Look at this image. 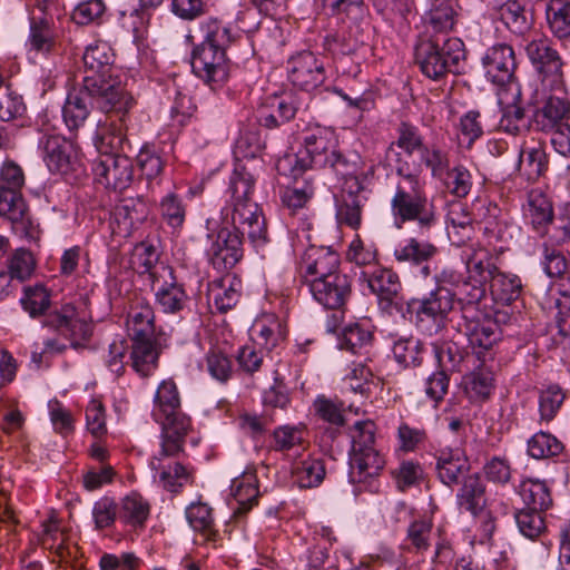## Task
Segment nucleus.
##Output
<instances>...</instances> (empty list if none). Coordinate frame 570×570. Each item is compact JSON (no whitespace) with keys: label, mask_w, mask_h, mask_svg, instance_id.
Here are the masks:
<instances>
[{"label":"nucleus","mask_w":570,"mask_h":570,"mask_svg":"<svg viewBox=\"0 0 570 570\" xmlns=\"http://www.w3.org/2000/svg\"><path fill=\"white\" fill-rule=\"evenodd\" d=\"M422 353L423 345L415 337H401L394 342V358L404 367L419 366L422 363Z\"/></svg>","instance_id":"obj_59"},{"label":"nucleus","mask_w":570,"mask_h":570,"mask_svg":"<svg viewBox=\"0 0 570 570\" xmlns=\"http://www.w3.org/2000/svg\"><path fill=\"white\" fill-rule=\"evenodd\" d=\"M330 539L313 542L306 552L299 557L297 570H321L328 558Z\"/></svg>","instance_id":"obj_64"},{"label":"nucleus","mask_w":570,"mask_h":570,"mask_svg":"<svg viewBox=\"0 0 570 570\" xmlns=\"http://www.w3.org/2000/svg\"><path fill=\"white\" fill-rule=\"evenodd\" d=\"M127 332L130 340L160 337L161 330L155 325V312L149 301L136 297L127 313Z\"/></svg>","instance_id":"obj_27"},{"label":"nucleus","mask_w":570,"mask_h":570,"mask_svg":"<svg viewBox=\"0 0 570 570\" xmlns=\"http://www.w3.org/2000/svg\"><path fill=\"white\" fill-rule=\"evenodd\" d=\"M433 523L428 519L414 520L410 523L406 531L405 549L409 552L423 553L431 546V533Z\"/></svg>","instance_id":"obj_56"},{"label":"nucleus","mask_w":570,"mask_h":570,"mask_svg":"<svg viewBox=\"0 0 570 570\" xmlns=\"http://www.w3.org/2000/svg\"><path fill=\"white\" fill-rule=\"evenodd\" d=\"M466 336L470 346L480 358L500 340L499 326L488 318L472 321L466 325Z\"/></svg>","instance_id":"obj_39"},{"label":"nucleus","mask_w":570,"mask_h":570,"mask_svg":"<svg viewBox=\"0 0 570 570\" xmlns=\"http://www.w3.org/2000/svg\"><path fill=\"white\" fill-rule=\"evenodd\" d=\"M485 77L497 86H505L514 80L517 58L512 46L497 43L490 47L482 58Z\"/></svg>","instance_id":"obj_18"},{"label":"nucleus","mask_w":570,"mask_h":570,"mask_svg":"<svg viewBox=\"0 0 570 570\" xmlns=\"http://www.w3.org/2000/svg\"><path fill=\"white\" fill-rule=\"evenodd\" d=\"M159 256L156 248L147 243L135 246L131 254V266L139 274H147L151 285L160 283L161 278L171 276L173 268L158 262Z\"/></svg>","instance_id":"obj_30"},{"label":"nucleus","mask_w":570,"mask_h":570,"mask_svg":"<svg viewBox=\"0 0 570 570\" xmlns=\"http://www.w3.org/2000/svg\"><path fill=\"white\" fill-rule=\"evenodd\" d=\"M435 470L446 487L458 485L470 473V461L461 448H444L436 453Z\"/></svg>","instance_id":"obj_25"},{"label":"nucleus","mask_w":570,"mask_h":570,"mask_svg":"<svg viewBox=\"0 0 570 570\" xmlns=\"http://www.w3.org/2000/svg\"><path fill=\"white\" fill-rule=\"evenodd\" d=\"M465 60L464 42L456 37L445 39L442 46L434 40H424L415 47V62L432 80H440L448 73H461Z\"/></svg>","instance_id":"obj_7"},{"label":"nucleus","mask_w":570,"mask_h":570,"mask_svg":"<svg viewBox=\"0 0 570 570\" xmlns=\"http://www.w3.org/2000/svg\"><path fill=\"white\" fill-rule=\"evenodd\" d=\"M296 111L297 106L292 96L269 97L258 109V121L261 126L273 129L292 120Z\"/></svg>","instance_id":"obj_34"},{"label":"nucleus","mask_w":570,"mask_h":570,"mask_svg":"<svg viewBox=\"0 0 570 570\" xmlns=\"http://www.w3.org/2000/svg\"><path fill=\"white\" fill-rule=\"evenodd\" d=\"M340 197L336 198V220L340 225L357 230L362 225V213L367 202L365 187L360 177L345 175Z\"/></svg>","instance_id":"obj_14"},{"label":"nucleus","mask_w":570,"mask_h":570,"mask_svg":"<svg viewBox=\"0 0 570 570\" xmlns=\"http://www.w3.org/2000/svg\"><path fill=\"white\" fill-rule=\"evenodd\" d=\"M544 91L542 104L532 114V125L538 131L550 134L564 128L570 119V98L566 82L541 86Z\"/></svg>","instance_id":"obj_9"},{"label":"nucleus","mask_w":570,"mask_h":570,"mask_svg":"<svg viewBox=\"0 0 570 570\" xmlns=\"http://www.w3.org/2000/svg\"><path fill=\"white\" fill-rule=\"evenodd\" d=\"M286 328L274 315L257 320L252 327L253 344L271 352L286 337Z\"/></svg>","instance_id":"obj_37"},{"label":"nucleus","mask_w":570,"mask_h":570,"mask_svg":"<svg viewBox=\"0 0 570 570\" xmlns=\"http://www.w3.org/2000/svg\"><path fill=\"white\" fill-rule=\"evenodd\" d=\"M385 464L379 451L351 453L350 476L353 482L366 483L380 475Z\"/></svg>","instance_id":"obj_38"},{"label":"nucleus","mask_w":570,"mask_h":570,"mask_svg":"<svg viewBox=\"0 0 570 570\" xmlns=\"http://www.w3.org/2000/svg\"><path fill=\"white\" fill-rule=\"evenodd\" d=\"M549 159L542 141L524 139L520 146L517 171L528 183H535L546 175Z\"/></svg>","instance_id":"obj_23"},{"label":"nucleus","mask_w":570,"mask_h":570,"mask_svg":"<svg viewBox=\"0 0 570 570\" xmlns=\"http://www.w3.org/2000/svg\"><path fill=\"white\" fill-rule=\"evenodd\" d=\"M524 213L533 228L540 234H544L547 226L553 220L552 204L550 199L538 189L529 193Z\"/></svg>","instance_id":"obj_44"},{"label":"nucleus","mask_w":570,"mask_h":570,"mask_svg":"<svg viewBox=\"0 0 570 570\" xmlns=\"http://www.w3.org/2000/svg\"><path fill=\"white\" fill-rule=\"evenodd\" d=\"M448 191L459 198H464L469 195L472 188V175L463 165H456L440 178Z\"/></svg>","instance_id":"obj_62"},{"label":"nucleus","mask_w":570,"mask_h":570,"mask_svg":"<svg viewBox=\"0 0 570 570\" xmlns=\"http://www.w3.org/2000/svg\"><path fill=\"white\" fill-rule=\"evenodd\" d=\"M7 95L4 101H2V121L7 122L2 126V135L6 137L13 135L19 128L28 126L29 118L27 116V107L20 95L10 90V86L7 85Z\"/></svg>","instance_id":"obj_42"},{"label":"nucleus","mask_w":570,"mask_h":570,"mask_svg":"<svg viewBox=\"0 0 570 570\" xmlns=\"http://www.w3.org/2000/svg\"><path fill=\"white\" fill-rule=\"evenodd\" d=\"M160 337L131 340L130 365L141 377L154 374L161 352Z\"/></svg>","instance_id":"obj_29"},{"label":"nucleus","mask_w":570,"mask_h":570,"mask_svg":"<svg viewBox=\"0 0 570 570\" xmlns=\"http://www.w3.org/2000/svg\"><path fill=\"white\" fill-rule=\"evenodd\" d=\"M185 514L193 530L202 534L206 542L215 544L218 541L213 509L207 503L193 502L186 508Z\"/></svg>","instance_id":"obj_40"},{"label":"nucleus","mask_w":570,"mask_h":570,"mask_svg":"<svg viewBox=\"0 0 570 570\" xmlns=\"http://www.w3.org/2000/svg\"><path fill=\"white\" fill-rule=\"evenodd\" d=\"M372 341L373 334L368 328L361 324H353L344 328L340 338V347L357 354L371 346Z\"/></svg>","instance_id":"obj_61"},{"label":"nucleus","mask_w":570,"mask_h":570,"mask_svg":"<svg viewBox=\"0 0 570 570\" xmlns=\"http://www.w3.org/2000/svg\"><path fill=\"white\" fill-rule=\"evenodd\" d=\"M287 71L289 81L305 91L316 89L326 78L323 61L311 51L292 57L287 62Z\"/></svg>","instance_id":"obj_17"},{"label":"nucleus","mask_w":570,"mask_h":570,"mask_svg":"<svg viewBox=\"0 0 570 570\" xmlns=\"http://www.w3.org/2000/svg\"><path fill=\"white\" fill-rule=\"evenodd\" d=\"M326 474L322 459L307 456L293 469V475L299 488L311 489L318 487Z\"/></svg>","instance_id":"obj_53"},{"label":"nucleus","mask_w":570,"mask_h":570,"mask_svg":"<svg viewBox=\"0 0 570 570\" xmlns=\"http://www.w3.org/2000/svg\"><path fill=\"white\" fill-rule=\"evenodd\" d=\"M313 298L328 309L342 308L351 296L350 277L342 273L308 286Z\"/></svg>","instance_id":"obj_26"},{"label":"nucleus","mask_w":570,"mask_h":570,"mask_svg":"<svg viewBox=\"0 0 570 570\" xmlns=\"http://www.w3.org/2000/svg\"><path fill=\"white\" fill-rule=\"evenodd\" d=\"M345 258L362 271H371L380 266L376 245L373 242L363 240L358 234L348 244Z\"/></svg>","instance_id":"obj_47"},{"label":"nucleus","mask_w":570,"mask_h":570,"mask_svg":"<svg viewBox=\"0 0 570 570\" xmlns=\"http://www.w3.org/2000/svg\"><path fill=\"white\" fill-rule=\"evenodd\" d=\"M193 72L213 88L220 87L229 76V60L225 51L198 45L191 53Z\"/></svg>","instance_id":"obj_16"},{"label":"nucleus","mask_w":570,"mask_h":570,"mask_svg":"<svg viewBox=\"0 0 570 570\" xmlns=\"http://www.w3.org/2000/svg\"><path fill=\"white\" fill-rule=\"evenodd\" d=\"M240 291L242 281L235 275L226 274L208 284L207 299L219 312L225 313L238 303Z\"/></svg>","instance_id":"obj_33"},{"label":"nucleus","mask_w":570,"mask_h":570,"mask_svg":"<svg viewBox=\"0 0 570 570\" xmlns=\"http://www.w3.org/2000/svg\"><path fill=\"white\" fill-rule=\"evenodd\" d=\"M83 89L106 114H128L134 98L112 78L114 52L107 42H96L86 48L83 56Z\"/></svg>","instance_id":"obj_2"},{"label":"nucleus","mask_w":570,"mask_h":570,"mask_svg":"<svg viewBox=\"0 0 570 570\" xmlns=\"http://www.w3.org/2000/svg\"><path fill=\"white\" fill-rule=\"evenodd\" d=\"M177 443L179 445L178 449L169 452V450L164 448V439H161L159 451L150 460L151 470L158 475L164 489L170 492H179L181 488L191 483L194 479L191 469L179 462L171 461L173 458L183 451L185 438H180Z\"/></svg>","instance_id":"obj_12"},{"label":"nucleus","mask_w":570,"mask_h":570,"mask_svg":"<svg viewBox=\"0 0 570 570\" xmlns=\"http://www.w3.org/2000/svg\"><path fill=\"white\" fill-rule=\"evenodd\" d=\"M24 175L13 161L2 164V217L10 223L11 230L21 239H35V226L29 207L21 194Z\"/></svg>","instance_id":"obj_6"},{"label":"nucleus","mask_w":570,"mask_h":570,"mask_svg":"<svg viewBox=\"0 0 570 570\" xmlns=\"http://www.w3.org/2000/svg\"><path fill=\"white\" fill-rule=\"evenodd\" d=\"M566 399V393L558 384H551L540 391L539 412L544 421H551L560 410Z\"/></svg>","instance_id":"obj_63"},{"label":"nucleus","mask_w":570,"mask_h":570,"mask_svg":"<svg viewBox=\"0 0 570 570\" xmlns=\"http://www.w3.org/2000/svg\"><path fill=\"white\" fill-rule=\"evenodd\" d=\"M200 32L203 36V41L199 45H204L214 49L226 52L230 45L234 42V36L230 31V28L214 18H209L200 22Z\"/></svg>","instance_id":"obj_52"},{"label":"nucleus","mask_w":570,"mask_h":570,"mask_svg":"<svg viewBox=\"0 0 570 570\" xmlns=\"http://www.w3.org/2000/svg\"><path fill=\"white\" fill-rule=\"evenodd\" d=\"M127 120L128 114L108 115L105 120H99L94 137V145L99 153L92 165L95 180L115 190L127 188L134 177L131 159L120 153L129 146Z\"/></svg>","instance_id":"obj_1"},{"label":"nucleus","mask_w":570,"mask_h":570,"mask_svg":"<svg viewBox=\"0 0 570 570\" xmlns=\"http://www.w3.org/2000/svg\"><path fill=\"white\" fill-rule=\"evenodd\" d=\"M525 52L540 76L541 86L564 82L562 59L549 38H533L525 46Z\"/></svg>","instance_id":"obj_13"},{"label":"nucleus","mask_w":570,"mask_h":570,"mask_svg":"<svg viewBox=\"0 0 570 570\" xmlns=\"http://www.w3.org/2000/svg\"><path fill=\"white\" fill-rule=\"evenodd\" d=\"M522 288L520 277L512 273L498 269L490 279V293L493 299L504 305L517 301L521 296Z\"/></svg>","instance_id":"obj_45"},{"label":"nucleus","mask_w":570,"mask_h":570,"mask_svg":"<svg viewBox=\"0 0 570 570\" xmlns=\"http://www.w3.org/2000/svg\"><path fill=\"white\" fill-rule=\"evenodd\" d=\"M43 160L51 173L67 174L78 157L76 145L58 134H47L39 140Z\"/></svg>","instance_id":"obj_19"},{"label":"nucleus","mask_w":570,"mask_h":570,"mask_svg":"<svg viewBox=\"0 0 570 570\" xmlns=\"http://www.w3.org/2000/svg\"><path fill=\"white\" fill-rule=\"evenodd\" d=\"M299 274L307 286L340 275L342 274L341 257L331 247L309 246L301 258Z\"/></svg>","instance_id":"obj_15"},{"label":"nucleus","mask_w":570,"mask_h":570,"mask_svg":"<svg viewBox=\"0 0 570 570\" xmlns=\"http://www.w3.org/2000/svg\"><path fill=\"white\" fill-rule=\"evenodd\" d=\"M462 384L472 401H484L494 389V376L491 370L481 366L464 375Z\"/></svg>","instance_id":"obj_50"},{"label":"nucleus","mask_w":570,"mask_h":570,"mask_svg":"<svg viewBox=\"0 0 570 570\" xmlns=\"http://www.w3.org/2000/svg\"><path fill=\"white\" fill-rule=\"evenodd\" d=\"M499 14L504 26L515 35H523L531 28L528 0H507L500 6Z\"/></svg>","instance_id":"obj_43"},{"label":"nucleus","mask_w":570,"mask_h":570,"mask_svg":"<svg viewBox=\"0 0 570 570\" xmlns=\"http://www.w3.org/2000/svg\"><path fill=\"white\" fill-rule=\"evenodd\" d=\"M225 219L240 237L247 235L250 243L261 247L268 242L266 220L262 208L255 202L229 204L224 209Z\"/></svg>","instance_id":"obj_10"},{"label":"nucleus","mask_w":570,"mask_h":570,"mask_svg":"<svg viewBox=\"0 0 570 570\" xmlns=\"http://www.w3.org/2000/svg\"><path fill=\"white\" fill-rule=\"evenodd\" d=\"M399 177L391 198V213L400 228L407 222H416L421 228H430L436 223V210L429 198L425 181L410 170L407 163L396 167Z\"/></svg>","instance_id":"obj_3"},{"label":"nucleus","mask_w":570,"mask_h":570,"mask_svg":"<svg viewBox=\"0 0 570 570\" xmlns=\"http://www.w3.org/2000/svg\"><path fill=\"white\" fill-rule=\"evenodd\" d=\"M546 21L557 39H570V0H548Z\"/></svg>","instance_id":"obj_46"},{"label":"nucleus","mask_w":570,"mask_h":570,"mask_svg":"<svg viewBox=\"0 0 570 570\" xmlns=\"http://www.w3.org/2000/svg\"><path fill=\"white\" fill-rule=\"evenodd\" d=\"M563 449L562 442L548 432H538L528 441V453L534 459L557 456Z\"/></svg>","instance_id":"obj_60"},{"label":"nucleus","mask_w":570,"mask_h":570,"mask_svg":"<svg viewBox=\"0 0 570 570\" xmlns=\"http://www.w3.org/2000/svg\"><path fill=\"white\" fill-rule=\"evenodd\" d=\"M20 303L31 317H36L42 315L49 308L50 293L42 284L26 286Z\"/></svg>","instance_id":"obj_58"},{"label":"nucleus","mask_w":570,"mask_h":570,"mask_svg":"<svg viewBox=\"0 0 570 570\" xmlns=\"http://www.w3.org/2000/svg\"><path fill=\"white\" fill-rule=\"evenodd\" d=\"M360 279L367 284L382 308H390L402 288L397 273L381 265L371 271H362Z\"/></svg>","instance_id":"obj_21"},{"label":"nucleus","mask_w":570,"mask_h":570,"mask_svg":"<svg viewBox=\"0 0 570 570\" xmlns=\"http://www.w3.org/2000/svg\"><path fill=\"white\" fill-rule=\"evenodd\" d=\"M256 179L244 166H236L229 178V204L252 202Z\"/></svg>","instance_id":"obj_55"},{"label":"nucleus","mask_w":570,"mask_h":570,"mask_svg":"<svg viewBox=\"0 0 570 570\" xmlns=\"http://www.w3.org/2000/svg\"><path fill=\"white\" fill-rule=\"evenodd\" d=\"M279 166L289 167L291 175L296 179L308 169L326 167L345 176L348 164L338 150L335 132L325 127H315L305 134L299 150L296 154L286 155L279 161Z\"/></svg>","instance_id":"obj_4"},{"label":"nucleus","mask_w":570,"mask_h":570,"mask_svg":"<svg viewBox=\"0 0 570 570\" xmlns=\"http://www.w3.org/2000/svg\"><path fill=\"white\" fill-rule=\"evenodd\" d=\"M87 97L90 96L83 88L80 91H71L67 96L62 107V118L70 131L78 130L83 126L90 114L86 101Z\"/></svg>","instance_id":"obj_48"},{"label":"nucleus","mask_w":570,"mask_h":570,"mask_svg":"<svg viewBox=\"0 0 570 570\" xmlns=\"http://www.w3.org/2000/svg\"><path fill=\"white\" fill-rule=\"evenodd\" d=\"M519 493L525 508L546 511L552 504L550 489L541 480L527 479L522 481Z\"/></svg>","instance_id":"obj_51"},{"label":"nucleus","mask_w":570,"mask_h":570,"mask_svg":"<svg viewBox=\"0 0 570 570\" xmlns=\"http://www.w3.org/2000/svg\"><path fill=\"white\" fill-rule=\"evenodd\" d=\"M460 258L465 267L466 279L464 293L468 296V305L478 304L484 298L487 282L499 269L492 262L491 253L480 243H470L462 246Z\"/></svg>","instance_id":"obj_8"},{"label":"nucleus","mask_w":570,"mask_h":570,"mask_svg":"<svg viewBox=\"0 0 570 570\" xmlns=\"http://www.w3.org/2000/svg\"><path fill=\"white\" fill-rule=\"evenodd\" d=\"M315 194V186L311 177L302 181L295 180L292 186L285 187L281 194V200L289 214L294 215L306 207Z\"/></svg>","instance_id":"obj_49"},{"label":"nucleus","mask_w":570,"mask_h":570,"mask_svg":"<svg viewBox=\"0 0 570 570\" xmlns=\"http://www.w3.org/2000/svg\"><path fill=\"white\" fill-rule=\"evenodd\" d=\"M163 220L173 229H180L185 223L187 205L176 193L166 194L159 202Z\"/></svg>","instance_id":"obj_57"},{"label":"nucleus","mask_w":570,"mask_h":570,"mask_svg":"<svg viewBox=\"0 0 570 570\" xmlns=\"http://www.w3.org/2000/svg\"><path fill=\"white\" fill-rule=\"evenodd\" d=\"M156 303L165 313L176 314L184 309L188 302L181 284H178L171 271V276L161 278L160 283L153 285Z\"/></svg>","instance_id":"obj_35"},{"label":"nucleus","mask_w":570,"mask_h":570,"mask_svg":"<svg viewBox=\"0 0 570 570\" xmlns=\"http://www.w3.org/2000/svg\"><path fill=\"white\" fill-rule=\"evenodd\" d=\"M455 494L456 504L460 510L476 517L487 507L485 484L479 473H471L460 483Z\"/></svg>","instance_id":"obj_32"},{"label":"nucleus","mask_w":570,"mask_h":570,"mask_svg":"<svg viewBox=\"0 0 570 570\" xmlns=\"http://www.w3.org/2000/svg\"><path fill=\"white\" fill-rule=\"evenodd\" d=\"M149 205L141 197L126 198L114 213V233L127 237L142 224L149 215Z\"/></svg>","instance_id":"obj_28"},{"label":"nucleus","mask_w":570,"mask_h":570,"mask_svg":"<svg viewBox=\"0 0 570 570\" xmlns=\"http://www.w3.org/2000/svg\"><path fill=\"white\" fill-rule=\"evenodd\" d=\"M232 494L238 503L237 513H244L257 504L258 485L254 474L246 473L242 478L235 479L230 487Z\"/></svg>","instance_id":"obj_54"},{"label":"nucleus","mask_w":570,"mask_h":570,"mask_svg":"<svg viewBox=\"0 0 570 570\" xmlns=\"http://www.w3.org/2000/svg\"><path fill=\"white\" fill-rule=\"evenodd\" d=\"M43 325L57 331L73 343L89 340L92 332L91 325L80 318L71 305H65L59 311L47 314Z\"/></svg>","instance_id":"obj_22"},{"label":"nucleus","mask_w":570,"mask_h":570,"mask_svg":"<svg viewBox=\"0 0 570 570\" xmlns=\"http://www.w3.org/2000/svg\"><path fill=\"white\" fill-rule=\"evenodd\" d=\"M150 515V503L141 494L130 492L119 503V521L132 529H141Z\"/></svg>","instance_id":"obj_41"},{"label":"nucleus","mask_w":570,"mask_h":570,"mask_svg":"<svg viewBox=\"0 0 570 570\" xmlns=\"http://www.w3.org/2000/svg\"><path fill=\"white\" fill-rule=\"evenodd\" d=\"M476 222L468 206L461 202L448 204L445 227L451 244L458 247L468 245L476 234Z\"/></svg>","instance_id":"obj_24"},{"label":"nucleus","mask_w":570,"mask_h":570,"mask_svg":"<svg viewBox=\"0 0 570 570\" xmlns=\"http://www.w3.org/2000/svg\"><path fill=\"white\" fill-rule=\"evenodd\" d=\"M151 415L161 425L160 439H164V448L169 452L177 450V442L191 430V419L181 411L180 395L174 380H164L158 385Z\"/></svg>","instance_id":"obj_5"},{"label":"nucleus","mask_w":570,"mask_h":570,"mask_svg":"<svg viewBox=\"0 0 570 570\" xmlns=\"http://www.w3.org/2000/svg\"><path fill=\"white\" fill-rule=\"evenodd\" d=\"M207 255L217 271L230 269L243 257V237L237 232L224 227L215 236Z\"/></svg>","instance_id":"obj_20"},{"label":"nucleus","mask_w":570,"mask_h":570,"mask_svg":"<svg viewBox=\"0 0 570 570\" xmlns=\"http://www.w3.org/2000/svg\"><path fill=\"white\" fill-rule=\"evenodd\" d=\"M439 253V248L426 240H419L415 237L406 239L394 249V258L399 263H409L414 266H422L421 274L424 277L431 275V268L428 263Z\"/></svg>","instance_id":"obj_31"},{"label":"nucleus","mask_w":570,"mask_h":570,"mask_svg":"<svg viewBox=\"0 0 570 570\" xmlns=\"http://www.w3.org/2000/svg\"><path fill=\"white\" fill-rule=\"evenodd\" d=\"M307 435L308 432L304 424L281 425L272 433L271 448L276 452L286 454L294 452L297 454L299 451H305L308 448Z\"/></svg>","instance_id":"obj_36"},{"label":"nucleus","mask_w":570,"mask_h":570,"mask_svg":"<svg viewBox=\"0 0 570 570\" xmlns=\"http://www.w3.org/2000/svg\"><path fill=\"white\" fill-rule=\"evenodd\" d=\"M454 297L448 287L436 286L428 296L413 301L417 324L430 334L441 331L453 309Z\"/></svg>","instance_id":"obj_11"}]
</instances>
